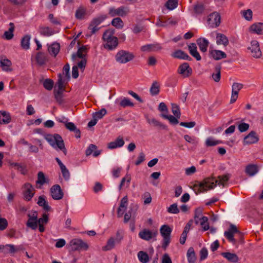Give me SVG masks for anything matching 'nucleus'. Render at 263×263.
<instances>
[{
    "label": "nucleus",
    "mask_w": 263,
    "mask_h": 263,
    "mask_svg": "<svg viewBox=\"0 0 263 263\" xmlns=\"http://www.w3.org/2000/svg\"><path fill=\"white\" fill-rule=\"evenodd\" d=\"M229 178L230 175L229 174L219 176L218 179H215L213 178H207L202 182H198L195 186L198 187V190L200 192H205L208 190L213 189L217 184L224 186Z\"/></svg>",
    "instance_id": "f257e3e1"
},
{
    "label": "nucleus",
    "mask_w": 263,
    "mask_h": 263,
    "mask_svg": "<svg viewBox=\"0 0 263 263\" xmlns=\"http://www.w3.org/2000/svg\"><path fill=\"white\" fill-rule=\"evenodd\" d=\"M114 30L108 29L106 30L102 36V40L105 42L103 47L108 50H112L117 48L118 45V39L114 36Z\"/></svg>",
    "instance_id": "f03ea898"
},
{
    "label": "nucleus",
    "mask_w": 263,
    "mask_h": 263,
    "mask_svg": "<svg viewBox=\"0 0 263 263\" xmlns=\"http://www.w3.org/2000/svg\"><path fill=\"white\" fill-rule=\"evenodd\" d=\"M45 139L52 146L55 147V145H57L59 149L62 151L65 155H66L67 151L65 147L64 141L60 135L58 134H55L53 135H47L45 137Z\"/></svg>",
    "instance_id": "7ed1b4c3"
},
{
    "label": "nucleus",
    "mask_w": 263,
    "mask_h": 263,
    "mask_svg": "<svg viewBox=\"0 0 263 263\" xmlns=\"http://www.w3.org/2000/svg\"><path fill=\"white\" fill-rule=\"evenodd\" d=\"M172 229L166 224L162 225L160 229V232L163 237L162 248L165 249L171 241Z\"/></svg>",
    "instance_id": "20e7f679"
},
{
    "label": "nucleus",
    "mask_w": 263,
    "mask_h": 263,
    "mask_svg": "<svg viewBox=\"0 0 263 263\" xmlns=\"http://www.w3.org/2000/svg\"><path fill=\"white\" fill-rule=\"evenodd\" d=\"M107 18L106 15H101L97 17L94 18L90 22L88 29L90 31V33L87 35V36H90L92 34H95L99 29L100 27H98L102 22H103Z\"/></svg>",
    "instance_id": "39448f33"
},
{
    "label": "nucleus",
    "mask_w": 263,
    "mask_h": 263,
    "mask_svg": "<svg viewBox=\"0 0 263 263\" xmlns=\"http://www.w3.org/2000/svg\"><path fill=\"white\" fill-rule=\"evenodd\" d=\"M158 234V233L157 230L144 229L139 232V236L142 239L146 241H149L152 239L156 240Z\"/></svg>",
    "instance_id": "423d86ee"
},
{
    "label": "nucleus",
    "mask_w": 263,
    "mask_h": 263,
    "mask_svg": "<svg viewBox=\"0 0 263 263\" xmlns=\"http://www.w3.org/2000/svg\"><path fill=\"white\" fill-rule=\"evenodd\" d=\"M71 250L73 251L87 250L88 249V244L81 239H73L70 242Z\"/></svg>",
    "instance_id": "0eeeda50"
},
{
    "label": "nucleus",
    "mask_w": 263,
    "mask_h": 263,
    "mask_svg": "<svg viewBox=\"0 0 263 263\" xmlns=\"http://www.w3.org/2000/svg\"><path fill=\"white\" fill-rule=\"evenodd\" d=\"M35 194V190L30 183H26L23 186L24 199L29 201L31 200Z\"/></svg>",
    "instance_id": "6e6552de"
},
{
    "label": "nucleus",
    "mask_w": 263,
    "mask_h": 263,
    "mask_svg": "<svg viewBox=\"0 0 263 263\" xmlns=\"http://www.w3.org/2000/svg\"><path fill=\"white\" fill-rule=\"evenodd\" d=\"M248 49L250 51L252 56L255 58H259L261 56V51L258 41L253 40L251 42L250 46Z\"/></svg>",
    "instance_id": "1a4fd4ad"
},
{
    "label": "nucleus",
    "mask_w": 263,
    "mask_h": 263,
    "mask_svg": "<svg viewBox=\"0 0 263 263\" xmlns=\"http://www.w3.org/2000/svg\"><path fill=\"white\" fill-rule=\"evenodd\" d=\"M238 233H239V231L237 227L235 225L231 224L228 230L224 232V236L229 241L235 244L236 242V240L234 238V236L235 234Z\"/></svg>",
    "instance_id": "9d476101"
},
{
    "label": "nucleus",
    "mask_w": 263,
    "mask_h": 263,
    "mask_svg": "<svg viewBox=\"0 0 263 263\" xmlns=\"http://www.w3.org/2000/svg\"><path fill=\"white\" fill-rule=\"evenodd\" d=\"M129 12V9L125 7L122 6L118 8H111L109 11V14L111 17L115 16H124Z\"/></svg>",
    "instance_id": "9b49d317"
},
{
    "label": "nucleus",
    "mask_w": 263,
    "mask_h": 263,
    "mask_svg": "<svg viewBox=\"0 0 263 263\" xmlns=\"http://www.w3.org/2000/svg\"><path fill=\"white\" fill-rule=\"evenodd\" d=\"M28 219L26 223L27 227L32 230H36L37 228V213L33 211L32 214H28Z\"/></svg>",
    "instance_id": "f8f14e48"
},
{
    "label": "nucleus",
    "mask_w": 263,
    "mask_h": 263,
    "mask_svg": "<svg viewBox=\"0 0 263 263\" xmlns=\"http://www.w3.org/2000/svg\"><path fill=\"white\" fill-rule=\"evenodd\" d=\"M192 69L190 67L189 63H183L181 64L178 68L177 72L184 78L190 77L192 73Z\"/></svg>",
    "instance_id": "ddd939ff"
},
{
    "label": "nucleus",
    "mask_w": 263,
    "mask_h": 263,
    "mask_svg": "<svg viewBox=\"0 0 263 263\" xmlns=\"http://www.w3.org/2000/svg\"><path fill=\"white\" fill-rule=\"evenodd\" d=\"M116 60L120 63H125L132 60V54L125 50H121L116 55Z\"/></svg>",
    "instance_id": "4468645a"
},
{
    "label": "nucleus",
    "mask_w": 263,
    "mask_h": 263,
    "mask_svg": "<svg viewBox=\"0 0 263 263\" xmlns=\"http://www.w3.org/2000/svg\"><path fill=\"white\" fill-rule=\"evenodd\" d=\"M209 25L212 28L218 26L220 23V16L217 12L210 14L208 18Z\"/></svg>",
    "instance_id": "2eb2a0df"
},
{
    "label": "nucleus",
    "mask_w": 263,
    "mask_h": 263,
    "mask_svg": "<svg viewBox=\"0 0 263 263\" xmlns=\"http://www.w3.org/2000/svg\"><path fill=\"white\" fill-rule=\"evenodd\" d=\"M128 204V197L125 196L121 200L119 206L117 209V216L118 218H121L123 216L127 210Z\"/></svg>",
    "instance_id": "dca6fc26"
},
{
    "label": "nucleus",
    "mask_w": 263,
    "mask_h": 263,
    "mask_svg": "<svg viewBox=\"0 0 263 263\" xmlns=\"http://www.w3.org/2000/svg\"><path fill=\"white\" fill-rule=\"evenodd\" d=\"M243 84L239 83H234L232 86V95L230 100L231 103H234L237 99L239 91L243 88Z\"/></svg>",
    "instance_id": "f3484780"
},
{
    "label": "nucleus",
    "mask_w": 263,
    "mask_h": 263,
    "mask_svg": "<svg viewBox=\"0 0 263 263\" xmlns=\"http://www.w3.org/2000/svg\"><path fill=\"white\" fill-rule=\"evenodd\" d=\"M50 194L52 198L54 200H60L63 197V192L59 184L53 185L50 189Z\"/></svg>",
    "instance_id": "a211bd4d"
},
{
    "label": "nucleus",
    "mask_w": 263,
    "mask_h": 263,
    "mask_svg": "<svg viewBox=\"0 0 263 263\" xmlns=\"http://www.w3.org/2000/svg\"><path fill=\"white\" fill-rule=\"evenodd\" d=\"M259 138L256 132L251 131L244 138L243 143L244 145L251 144L257 142Z\"/></svg>",
    "instance_id": "6ab92c4d"
},
{
    "label": "nucleus",
    "mask_w": 263,
    "mask_h": 263,
    "mask_svg": "<svg viewBox=\"0 0 263 263\" xmlns=\"http://www.w3.org/2000/svg\"><path fill=\"white\" fill-rule=\"evenodd\" d=\"M12 62L10 60L6 58L5 56L2 55L0 57V67L5 71H11Z\"/></svg>",
    "instance_id": "aec40b11"
},
{
    "label": "nucleus",
    "mask_w": 263,
    "mask_h": 263,
    "mask_svg": "<svg viewBox=\"0 0 263 263\" xmlns=\"http://www.w3.org/2000/svg\"><path fill=\"white\" fill-rule=\"evenodd\" d=\"M162 47L159 43H155L153 44H147L142 46L141 47V50L144 52H155L160 50Z\"/></svg>",
    "instance_id": "412c9836"
},
{
    "label": "nucleus",
    "mask_w": 263,
    "mask_h": 263,
    "mask_svg": "<svg viewBox=\"0 0 263 263\" xmlns=\"http://www.w3.org/2000/svg\"><path fill=\"white\" fill-rule=\"evenodd\" d=\"M250 32L257 34H263V23L253 24L249 27Z\"/></svg>",
    "instance_id": "4be33fe9"
},
{
    "label": "nucleus",
    "mask_w": 263,
    "mask_h": 263,
    "mask_svg": "<svg viewBox=\"0 0 263 263\" xmlns=\"http://www.w3.org/2000/svg\"><path fill=\"white\" fill-rule=\"evenodd\" d=\"M210 57L215 60L226 58L227 54L223 51L219 50H211L209 51Z\"/></svg>",
    "instance_id": "5701e85b"
},
{
    "label": "nucleus",
    "mask_w": 263,
    "mask_h": 263,
    "mask_svg": "<svg viewBox=\"0 0 263 263\" xmlns=\"http://www.w3.org/2000/svg\"><path fill=\"white\" fill-rule=\"evenodd\" d=\"M190 54L195 58L197 61H200L201 57L197 51V48L195 43H191L188 46Z\"/></svg>",
    "instance_id": "b1692460"
},
{
    "label": "nucleus",
    "mask_w": 263,
    "mask_h": 263,
    "mask_svg": "<svg viewBox=\"0 0 263 263\" xmlns=\"http://www.w3.org/2000/svg\"><path fill=\"white\" fill-rule=\"evenodd\" d=\"M259 171L258 166L256 164H250L246 167L245 172L249 176L252 177Z\"/></svg>",
    "instance_id": "393cba45"
},
{
    "label": "nucleus",
    "mask_w": 263,
    "mask_h": 263,
    "mask_svg": "<svg viewBox=\"0 0 263 263\" xmlns=\"http://www.w3.org/2000/svg\"><path fill=\"white\" fill-rule=\"evenodd\" d=\"M197 44L201 52H205L207 51L208 47L209 44V42L208 40L204 37L199 38L197 40Z\"/></svg>",
    "instance_id": "a878e982"
},
{
    "label": "nucleus",
    "mask_w": 263,
    "mask_h": 263,
    "mask_svg": "<svg viewBox=\"0 0 263 263\" xmlns=\"http://www.w3.org/2000/svg\"><path fill=\"white\" fill-rule=\"evenodd\" d=\"M172 56L175 58L191 61L192 58L186 53L181 50H177L174 51Z\"/></svg>",
    "instance_id": "bb28decb"
},
{
    "label": "nucleus",
    "mask_w": 263,
    "mask_h": 263,
    "mask_svg": "<svg viewBox=\"0 0 263 263\" xmlns=\"http://www.w3.org/2000/svg\"><path fill=\"white\" fill-rule=\"evenodd\" d=\"M50 180L48 177H46L43 172H39L37 173V179L36 181V184H40L42 186L44 184H49Z\"/></svg>",
    "instance_id": "cd10ccee"
},
{
    "label": "nucleus",
    "mask_w": 263,
    "mask_h": 263,
    "mask_svg": "<svg viewBox=\"0 0 263 263\" xmlns=\"http://www.w3.org/2000/svg\"><path fill=\"white\" fill-rule=\"evenodd\" d=\"M216 43L217 45H223L224 46H227L229 44V40L224 34L217 33Z\"/></svg>",
    "instance_id": "c85d7f7f"
},
{
    "label": "nucleus",
    "mask_w": 263,
    "mask_h": 263,
    "mask_svg": "<svg viewBox=\"0 0 263 263\" xmlns=\"http://www.w3.org/2000/svg\"><path fill=\"white\" fill-rule=\"evenodd\" d=\"M124 144V141L123 138L118 137L115 141L110 142L108 144V148L109 149H114L123 146Z\"/></svg>",
    "instance_id": "c756f323"
},
{
    "label": "nucleus",
    "mask_w": 263,
    "mask_h": 263,
    "mask_svg": "<svg viewBox=\"0 0 263 263\" xmlns=\"http://www.w3.org/2000/svg\"><path fill=\"white\" fill-rule=\"evenodd\" d=\"M11 120V116L9 112L4 110L0 111V124H8Z\"/></svg>",
    "instance_id": "7c9ffc66"
},
{
    "label": "nucleus",
    "mask_w": 263,
    "mask_h": 263,
    "mask_svg": "<svg viewBox=\"0 0 263 263\" xmlns=\"http://www.w3.org/2000/svg\"><path fill=\"white\" fill-rule=\"evenodd\" d=\"M35 60L37 63L40 66L45 65L47 62V58L44 53L39 52L35 56Z\"/></svg>",
    "instance_id": "2f4dec72"
},
{
    "label": "nucleus",
    "mask_w": 263,
    "mask_h": 263,
    "mask_svg": "<svg viewBox=\"0 0 263 263\" xmlns=\"http://www.w3.org/2000/svg\"><path fill=\"white\" fill-rule=\"evenodd\" d=\"M0 251L4 254L14 253L16 251V250L13 245L7 244L2 245Z\"/></svg>",
    "instance_id": "473e14b6"
},
{
    "label": "nucleus",
    "mask_w": 263,
    "mask_h": 263,
    "mask_svg": "<svg viewBox=\"0 0 263 263\" xmlns=\"http://www.w3.org/2000/svg\"><path fill=\"white\" fill-rule=\"evenodd\" d=\"M117 245L114 237H110L107 240L106 245L102 247V250L107 251L114 249Z\"/></svg>",
    "instance_id": "72a5a7b5"
},
{
    "label": "nucleus",
    "mask_w": 263,
    "mask_h": 263,
    "mask_svg": "<svg viewBox=\"0 0 263 263\" xmlns=\"http://www.w3.org/2000/svg\"><path fill=\"white\" fill-rule=\"evenodd\" d=\"M186 256L189 263H195L196 260V256L194 249L193 247H190L187 250Z\"/></svg>",
    "instance_id": "f704fd0d"
},
{
    "label": "nucleus",
    "mask_w": 263,
    "mask_h": 263,
    "mask_svg": "<svg viewBox=\"0 0 263 263\" xmlns=\"http://www.w3.org/2000/svg\"><path fill=\"white\" fill-rule=\"evenodd\" d=\"M37 204L43 208L46 211H49L51 209L50 206L48 205V202L45 200L44 196H40L39 197Z\"/></svg>",
    "instance_id": "c9c22d12"
},
{
    "label": "nucleus",
    "mask_w": 263,
    "mask_h": 263,
    "mask_svg": "<svg viewBox=\"0 0 263 263\" xmlns=\"http://www.w3.org/2000/svg\"><path fill=\"white\" fill-rule=\"evenodd\" d=\"M221 255L228 259L229 261L232 262H237L239 260L238 257L236 254L234 253L223 252L221 253Z\"/></svg>",
    "instance_id": "e433bc0d"
},
{
    "label": "nucleus",
    "mask_w": 263,
    "mask_h": 263,
    "mask_svg": "<svg viewBox=\"0 0 263 263\" xmlns=\"http://www.w3.org/2000/svg\"><path fill=\"white\" fill-rule=\"evenodd\" d=\"M97 146L91 144L88 148L86 149L85 154L87 156L90 155L92 152L94 151V153L93 154V156L94 157H97L100 154V151H95L97 149Z\"/></svg>",
    "instance_id": "4c0bfd02"
},
{
    "label": "nucleus",
    "mask_w": 263,
    "mask_h": 263,
    "mask_svg": "<svg viewBox=\"0 0 263 263\" xmlns=\"http://www.w3.org/2000/svg\"><path fill=\"white\" fill-rule=\"evenodd\" d=\"M60 48V46L59 43H53L48 47V51L50 54L56 57L59 52Z\"/></svg>",
    "instance_id": "58836bf2"
},
{
    "label": "nucleus",
    "mask_w": 263,
    "mask_h": 263,
    "mask_svg": "<svg viewBox=\"0 0 263 263\" xmlns=\"http://www.w3.org/2000/svg\"><path fill=\"white\" fill-rule=\"evenodd\" d=\"M30 35H26L21 40V46L25 50H27L30 47Z\"/></svg>",
    "instance_id": "ea45409f"
},
{
    "label": "nucleus",
    "mask_w": 263,
    "mask_h": 263,
    "mask_svg": "<svg viewBox=\"0 0 263 263\" xmlns=\"http://www.w3.org/2000/svg\"><path fill=\"white\" fill-rule=\"evenodd\" d=\"M10 28L8 31H6L5 32L4 36V37L7 40H11L13 37V31L14 30V25L13 23H10Z\"/></svg>",
    "instance_id": "a19ab883"
},
{
    "label": "nucleus",
    "mask_w": 263,
    "mask_h": 263,
    "mask_svg": "<svg viewBox=\"0 0 263 263\" xmlns=\"http://www.w3.org/2000/svg\"><path fill=\"white\" fill-rule=\"evenodd\" d=\"M184 140L188 143L196 146L199 143V139L195 136H191L188 135H185L184 136Z\"/></svg>",
    "instance_id": "79ce46f5"
},
{
    "label": "nucleus",
    "mask_w": 263,
    "mask_h": 263,
    "mask_svg": "<svg viewBox=\"0 0 263 263\" xmlns=\"http://www.w3.org/2000/svg\"><path fill=\"white\" fill-rule=\"evenodd\" d=\"M124 235V231L122 229H118L114 237L115 238L117 245L120 244L121 241L123 239Z\"/></svg>",
    "instance_id": "37998d69"
},
{
    "label": "nucleus",
    "mask_w": 263,
    "mask_h": 263,
    "mask_svg": "<svg viewBox=\"0 0 263 263\" xmlns=\"http://www.w3.org/2000/svg\"><path fill=\"white\" fill-rule=\"evenodd\" d=\"M160 91V86L156 81L153 83L150 88V92L152 96H155L159 93Z\"/></svg>",
    "instance_id": "c03bdc74"
},
{
    "label": "nucleus",
    "mask_w": 263,
    "mask_h": 263,
    "mask_svg": "<svg viewBox=\"0 0 263 263\" xmlns=\"http://www.w3.org/2000/svg\"><path fill=\"white\" fill-rule=\"evenodd\" d=\"M138 258L142 263H147L149 261L148 254L142 251H139L138 253Z\"/></svg>",
    "instance_id": "a18cd8bd"
},
{
    "label": "nucleus",
    "mask_w": 263,
    "mask_h": 263,
    "mask_svg": "<svg viewBox=\"0 0 263 263\" xmlns=\"http://www.w3.org/2000/svg\"><path fill=\"white\" fill-rule=\"evenodd\" d=\"M161 116L164 119H167L172 124L176 125L179 122L177 119L178 118L175 116H173L172 115H167L166 114H162Z\"/></svg>",
    "instance_id": "49530a36"
},
{
    "label": "nucleus",
    "mask_w": 263,
    "mask_h": 263,
    "mask_svg": "<svg viewBox=\"0 0 263 263\" xmlns=\"http://www.w3.org/2000/svg\"><path fill=\"white\" fill-rule=\"evenodd\" d=\"M220 70H221V66L217 65L215 67V71L216 72L215 73H213L212 75L213 79L214 81L218 82L220 81Z\"/></svg>",
    "instance_id": "de8ad7c7"
},
{
    "label": "nucleus",
    "mask_w": 263,
    "mask_h": 263,
    "mask_svg": "<svg viewBox=\"0 0 263 263\" xmlns=\"http://www.w3.org/2000/svg\"><path fill=\"white\" fill-rule=\"evenodd\" d=\"M39 31L41 34L44 36H50L53 34L52 30L48 27H40Z\"/></svg>",
    "instance_id": "09e8293b"
},
{
    "label": "nucleus",
    "mask_w": 263,
    "mask_h": 263,
    "mask_svg": "<svg viewBox=\"0 0 263 263\" xmlns=\"http://www.w3.org/2000/svg\"><path fill=\"white\" fill-rule=\"evenodd\" d=\"M147 122L149 124H152L155 127L162 128L163 129H165L166 127L164 125L155 118L148 119Z\"/></svg>",
    "instance_id": "8fccbe9b"
},
{
    "label": "nucleus",
    "mask_w": 263,
    "mask_h": 263,
    "mask_svg": "<svg viewBox=\"0 0 263 263\" xmlns=\"http://www.w3.org/2000/svg\"><path fill=\"white\" fill-rule=\"evenodd\" d=\"M11 165L15 167L16 170L20 171L22 174L25 175L27 173V170L25 165L18 163H13Z\"/></svg>",
    "instance_id": "3c124183"
},
{
    "label": "nucleus",
    "mask_w": 263,
    "mask_h": 263,
    "mask_svg": "<svg viewBox=\"0 0 263 263\" xmlns=\"http://www.w3.org/2000/svg\"><path fill=\"white\" fill-rule=\"evenodd\" d=\"M222 141L220 140H216L213 137H209L205 141V144L207 146H212L217 144L222 143Z\"/></svg>",
    "instance_id": "603ef678"
},
{
    "label": "nucleus",
    "mask_w": 263,
    "mask_h": 263,
    "mask_svg": "<svg viewBox=\"0 0 263 263\" xmlns=\"http://www.w3.org/2000/svg\"><path fill=\"white\" fill-rule=\"evenodd\" d=\"M123 24V21L120 17L115 18L111 21V25L118 29L122 28Z\"/></svg>",
    "instance_id": "864d4df0"
},
{
    "label": "nucleus",
    "mask_w": 263,
    "mask_h": 263,
    "mask_svg": "<svg viewBox=\"0 0 263 263\" xmlns=\"http://www.w3.org/2000/svg\"><path fill=\"white\" fill-rule=\"evenodd\" d=\"M177 0H168L165 4V7L170 10H172L176 8L177 7Z\"/></svg>",
    "instance_id": "5fc2aeb1"
},
{
    "label": "nucleus",
    "mask_w": 263,
    "mask_h": 263,
    "mask_svg": "<svg viewBox=\"0 0 263 263\" xmlns=\"http://www.w3.org/2000/svg\"><path fill=\"white\" fill-rule=\"evenodd\" d=\"M64 91L58 90H56L55 88L54 90V95L56 101L60 104L63 102V92Z\"/></svg>",
    "instance_id": "6e6d98bb"
},
{
    "label": "nucleus",
    "mask_w": 263,
    "mask_h": 263,
    "mask_svg": "<svg viewBox=\"0 0 263 263\" xmlns=\"http://www.w3.org/2000/svg\"><path fill=\"white\" fill-rule=\"evenodd\" d=\"M200 224L202 227L203 231H207L210 229L209 224L208 223V218L206 216L201 217V221Z\"/></svg>",
    "instance_id": "4d7b16f0"
},
{
    "label": "nucleus",
    "mask_w": 263,
    "mask_h": 263,
    "mask_svg": "<svg viewBox=\"0 0 263 263\" xmlns=\"http://www.w3.org/2000/svg\"><path fill=\"white\" fill-rule=\"evenodd\" d=\"M130 182V176H126V177L123 178L119 185V190H121V189L123 187L128 186L129 185Z\"/></svg>",
    "instance_id": "13d9d810"
},
{
    "label": "nucleus",
    "mask_w": 263,
    "mask_h": 263,
    "mask_svg": "<svg viewBox=\"0 0 263 263\" xmlns=\"http://www.w3.org/2000/svg\"><path fill=\"white\" fill-rule=\"evenodd\" d=\"M53 85L54 82L53 80L50 79H46L43 82L44 87L48 90H52Z\"/></svg>",
    "instance_id": "bf43d9fd"
},
{
    "label": "nucleus",
    "mask_w": 263,
    "mask_h": 263,
    "mask_svg": "<svg viewBox=\"0 0 263 263\" xmlns=\"http://www.w3.org/2000/svg\"><path fill=\"white\" fill-rule=\"evenodd\" d=\"M241 14L247 21H250L252 19V11L251 9L241 11Z\"/></svg>",
    "instance_id": "052dcab7"
},
{
    "label": "nucleus",
    "mask_w": 263,
    "mask_h": 263,
    "mask_svg": "<svg viewBox=\"0 0 263 263\" xmlns=\"http://www.w3.org/2000/svg\"><path fill=\"white\" fill-rule=\"evenodd\" d=\"M167 211L168 213L171 214H176L179 213V210L178 208V205L177 203H173L171 204L169 207L167 209Z\"/></svg>",
    "instance_id": "680f3d73"
},
{
    "label": "nucleus",
    "mask_w": 263,
    "mask_h": 263,
    "mask_svg": "<svg viewBox=\"0 0 263 263\" xmlns=\"http://www.w3.org/2000/svg\"><path fill=\"white\" fill-rule=\"evenodd\" d=\"M86 14V10L82 7L79 8L76 12V17L78 19L82 20Z\"/></svg>",
    "instance_id": "e2e57ef3"
},
{
    "label": "nucleus",
    "mask_w": 263,
    "mask_h": 263,
    "mask_svg": "<svg viewBox=\"0 0 263 263\" xmlns=\"http://www.w3.org/2000/svg\"><path fill=\"white\" fill-rule=\"evenodd\" d=\"M107 113V111L105 108H102L99 111L96 112L93 114L92 117L93 118H95L98 119H100L103 118V117Z\"/></svg>",
    "instance_id": "0e129e2a"
},
{
    "label": "nucleus",
    "mask_w": 263,
    "mask_h": 263,
    "mask_svg": "<svg viewBox=\"0 0 263 263\" xmlns=\"http://www.w3.org/2000/svg\"><path fill=\"white\" fill-rule=\"evenodd\" d=\"M60 167L62 176L65 180H68L70 178V173L68 169L65 166V165H63Z\"/></svg>",
    "instance_id": "69168bd1"
},
{
    "label": "nucleus",
    "mask_w": 263,
    "mask_h": 263,
    "mask_svg": "<svg viewBox=\"0 0 263 263\" xmlns=\"http://www.w3.org/2000/svg\"><path fill=\"white\" fill-rule=\"evenodd\" d=\"M49 221V216L48 214L46 213H44L42 215V217L40 218L37 219V225L38 224H42L45 225Z\"/></svg>",
    "instance_id": "338daca9"
},
{
    "label": "nucleus",
    "mask_w": 263,
    "mask_h": 263,
    "mask_svg": "<svg viewBox=\"0 0 263 263\" xmlns=\"http://www.w3.org/2000/svg\"><path fill=\"white\" fill-rule=\"evenodd\" d=\"M144 204H148L151 203L152 198L149 193L145 192L142 195Z\"/></svg>",
    "instance_id": "774afa93"
}]
</instances>
